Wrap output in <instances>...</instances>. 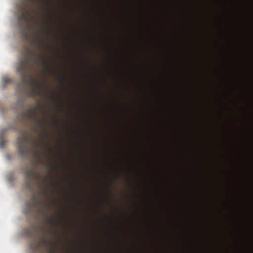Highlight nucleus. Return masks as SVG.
I'll use <instances>...</instances> for the list:
<instances>
[{
	"mask_svg": "<svg viewBox=\"0 0 253 253\" xmlns=\"http://www.w3.org/2000/svg\"><path fill=\"white\" fill-rule=\"evenodd\" d=\"M36 231V226L35 225H31L30 228L27 229L25 230V234L27 236L32 237L33 236V234Z\"/></svg>",
	"mask_w": 253,
	"mask_h": 253,
	"instance_id": "nucleus-10",
	"label": "nucleus"
},
{
	"mask_svg": "<svg viewBox=\"0 0 253 253\" xmlns=\"http://www.w3.org/2000/svg\"><path fill=\"white\" fill-rule=\"evenodd\" d=\"M47 166H48V168H49V171H51V167H52L51 165V164H48L47 165Z\"/></svg>",
	"mask_w": 253,
	"mask_h": 253,
	"instance_id": "nucleus-13",
	"label": "nucleus"
},
{
	"mask_svg": "<svg viewBox=\"0 0 253 253\" xmlns=\"http://www.w3.org/2000/svg\"><path fill=\"white\" fill-rule=\"evenodd\" d=\"M42 177L31 167L25 171L26 188L31 192L33 191V182L37 179H42Z\"/></svg>",
	"mask_w": 253,
	"mask_h": 253,
	"instance_id": "nucleus-6",
	"label": "nucleus"
},
{
	"mask_svg": "<svg viewBox=\"0 0 253 253\" xmlns=\"http://www.w3.org/2000/svg\"><path fill=\"white\" fill-rule=\"evenodd\" d=\"M43 107L39 103L32 105L26 111L24 115L26 117L34 120L36 126L34 127V130L40 133V137L35 140L31 141V135L28 133L27 130L22 131L21 135H19L17 139V144L19 153L20 156L24 158H28L31 153L34 152L36 156H39V154L37 150L40 147H45L48 151L49 153H51L52 150L49 147L48 145L45 142V138L48 136V133L46 130H40L38 126L42 125V122L38 120L37 115L38 110H42Z\"/></svg>",
	"mask_w": 253,
	"mask_h": 253,
	"instance_id": "nucleus-1",
	"label": "nucleus"
},
{
	"mask_svg": "<svg viewBox=\"0 0 253 253\" xmlns=\"http://www.w3.org/2000/svg\"><path fill=\"white\" fill-rule=\"evenodd\" d=\"M45 181L47 182V184L42 186H43V190L40 192V195L45 197V199L42 202H41L40 199L37 196L33 195L31 196L30 201L27 203V206L29 209L33 210L37 207L40 206L41 208L43 209L42 211L43 213H45L48 210L49 206H51L52 203L48 204L47 203L46 199L48 197V190L50 186V182L47 180V179H44Z\"/></svg>",
	"mask_w": 253,
	"mask_h": 253,
	"instance_id": "nucleus-3",
	"label": "nucleus"
},
{
	"mask_svg": "<svg viewBox=\"0 0 253 253\" xmlns=\"http://www.w3.org/2000/svg\"><path fill=\"white\" fill-rule=\"evenodd\" d=\"M25 51L26 53L25 55L23 56L21 61H20L18 67H17V71L21 76L22 83L26 82L28 73L33 67L32 52L28 47H26Z\"/></svg>",
	"mask_w": 253,
	"mask_h": 253,
	"instance_id": "nucleus-2",
	"label": "nucleus"
},
{
	"mask_svg": "<svg viewBox=\"0 0 253 253\" xmlns=\"http://www.w3.org/2000/svg\"><path fill=\"white\" fill-rule=\"evenodd\" d=\"M37 28L39 29L40 31H38L35 29L34 34L36 35V38H35V42L37 44L38 49L40 51V53L39 55L37 56V60L38 61L42 63V65L44 66V67L46 69H48L49 67V65L46 62L45 57L42 52H41V46L42 44V39L41 38L40 36V32L43 31V23L42 22H39L37 24Z\"/></svg>",
	"mask_w": 253,
	"mask_h": 253,
	"instance_id": "nucleus-5",
	"label": "nucleus"
},
{
	"mask_svg": "<svg viewBox=\"0 0 253 253\" xmlns=\"http://www.w3.org/2000/svg\"><path fill=\"white\" fill-rule=\"evenodd\" d=\"M4 84H6L10 83L11 80L10 78L7 77H4L3 80Z\"/></svg>",
	"mask_w": 253,
	"mask_h": 253,
	"instance_id": "nucleus-12",
	"label": "nucleus"
},
{
	"mask_svg": "<svg viewBox=\"0 0 253 253\" xmlns=\"http://www.w3.org/2000/svg\"><path fill=\"white\" fill-rule=\"evenodd\" d=\"M29 83L31 86L30 96L34 98L37 95L41 94V90L43 86L42 83L34 80H29Z\"/></svg>",
	"mask_w": 253,
	"mask_h": 253,
	"instance_id": "nucleus-7",
	"label": "nucleus"
},
{
	"mask_svg": "<svg viewBox=\"0 0 253 253\" xmlns=\"http://www.w3.org/2000/svg\"><path fill=\"white\" fill-rule=\"evenodd\" d=\"M41 244L45 246L48 249V253H55V251L58 249L57 246L52 242L48 241V238L45 236H43L40 239Z\"/></svg>",
	"mask_w": 253,
	"mask_h": 253,
	"instance_id": "nucleus-9",
	"label": "nucleus"
},
{
	"mask_svg": "<svg viewBox=\"0 0 253 253\" xmlns=\"http://www.w3.org/2000/svg\"><path fill=\"white\" fill-rule=\"evenodd\" d=\"M43 115H45V111H43Z\"/></svg>",
	"mask_w": 253,
	"mask_h": 253,
	"instance_id": "nucleus-15",
	"label": "nucleus"
},
{
	"mask_svg": "<svg viewBox=\"0 0 253 253\" xmlns=\"http://www.w3.org/2000/svg\"><path fill=\"white\" fill-rule=\"evenodd\" d=\"M31 17L30 12L24 7L18 17L19 21L21 22L20 34H21L22 38L25 41H27L29 38V27L28 22L30 20Z\"/></svg>",
	"mask_w": 253,
	"mask_h": 253,
	"instance_id": "nucleus-4",
	"label": "nucleus"
},
{
	"mask_svg": "<svg viewBox=\"0 0 253 253\" xmlns=\"http://www.w3.org/2000/svg\"><path fill=\"white\" fill-rule=\"evenodd\" d=\"M45 221L46 223L49 224V228L44 229L42 228V231L46 233H49L52 235L57 234V232L54 229V226H55L54 218L52 216H45Z\"/></svg>",
	"mask_w": 253,
	"mask_h": 253,
	"instance_id": "nucleus-8",
	"label": "nucleus"
},
{
	"mask_svg": "<svg viewBox=\"0 0 253 253\" xmlns=\"http://www.w3.org/2000/svg\"><path fill=\"white\" fill-rule=\"evenodd\" d=\"M40 0L42 1V0H31L32 2H33L35 3H38ZM27 1V0H22V3H23V4H24V6H25Z\"/></svg>",
	"mask_w": 253,
	"mask_h": 253,
	"instance_id": "nucleus-11",
	"label": "nucleus"
},
{
	"mask_svg": "<svg viewBox=\"0 0 253 253\" xmlns=\"http://www.w3.org/2000/svg\"><path fill=\"white\" fill-rule=\"evenodd\" d=\"M34 13L36 14H38V12L37 11V10H35L34 11Z\"/></svg>",
	"mask_w": 253,
	"mask_h": 253,
	"instance_id": "nucleus-14",
	"label": "nucleus"
}]
</instances>
